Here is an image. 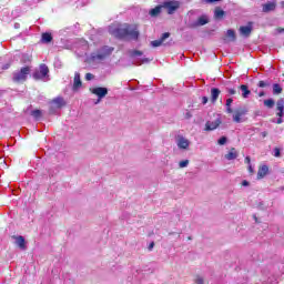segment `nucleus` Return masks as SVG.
I'll return each instance as SVG.
<instances>
[{"mask_svg":"<svg viewBox=\"0 0 284 284\" xmlns=\"http://www.w3.org/2000/svg\"><path fill=\"white\" fill-rule=\"evenodd\" d=\"M195 284H205V280L202 276H196L195 277Z\"/></svg>","mask_w":284,"mask_h":284,"instance_id":"obj_31","label":"nucleus"},{"mask_svg":"<svg viewBox=\"0 0 284 284\" xmlns=\"http://www.w3.org/2000/svg\"><path fill=\"white\" fill-rule=\"evenodd\" d=\"M258 97H265V92H263V91L260 92V93H258Z\"/></svg>","mask_w":284,"mask_h":284,"instance_id":"obj_47","label":"nucleus"},{"mask_svg":"<svg viewBox=\"0 0 284 284\" xmlns=\"http://www.w3.org/2000/svg\"><path fill=\"white\" fill-rule=\"evenodd\" d=\"M50 73V69H48V65L40 64L39 70L33 72V79L36 81H41L43 79H48V74Z\"/></svg>","mask_w":284,"mask_h":284,"instance_id":"obj_3","label":"nucleus"},{"mask_svg":"<svg viewBox=\"0 0 284 284\" xmlns=\"http://www.w3.org/2000/svg\"><path fill=\"white\" fill-rule=\"evenodd\" d=\"M31 116H33V119L39 121V119H41V116H42L41 110H33V111H31Z\"/></svg>","mask_w":284,"mask_h":284,"instance_id":"obj_23","label":"nucleus"},{"mask_svg":"<svg viewBox=\"0 0 284 284\" xmlns=\"http://www.w3.org/2000/svg\"><path fill=\"white\" fill-rule=\"evenodd\" d=\"M274 10H276V1H271L263 4V12H274Z\"/></svg>","mask_w":284,"mask_h":284,"instance_id":"obj_14","label":"nucleus"},{"mask_svg":"<svg viewBox=\"0 0 284 284\" xmlns=\"http://www.w3.org/2000/svg\"><path fill=\"white\" fill-rule=\"evenodd\" d=\"M143 63H150V59H143L141 62H136V65H143Z\"/></svg>","mask_w":284,"mask_h":284,"instance_id":"obj_36","label":"nucleus"},{"mask_svg":"<svg viewBox=\"0 0 284 284\" xmlns=\"http://www.w3.org/2000/svg\"><path fill=\"white\" fill-rule=\"evenodd\" d=\"M165 39H170V32L163 33L160 40L151 41L152 48H159L163 45V41H165Z\"/></svg>","mask_w":284,"mask_h":284,"instance_id":"obj_9","label":"nucleus"},{"mask_svg":"<svg viewBox=\"0 0 284 284\" xmlns=\"http://www.w3.org/2000/svg\"><path fill=\"white\" fill-rule=\"evenodd\" d=\"M53 103H55V105H58V108H61V105H63V99L57 98L53 100Z\"/></svg>","mask_w":284,"mask_h":284,"instance_id":"obj_28","label":"nucleus"},{"mask_svg":"<svg viewBox=\"0 0 284 284\" xmlns=\"http://www.w3.org/2000/svg\"><path fill=\"white\" fill-rule=\"evenodd\" d=\"M240 33L242 34V37H250V34H252V24L241 27Z\"/></svg>","mask_w":284,"mask_h":284,"instance_id":"obj_18","label":"nucleus"},{"mask_svg":"<svg viewBox=\"0 0 284 284\" xmlns=\"http://www.w3.org/2000/svg\"><path fill=\"white\" fill-rule=\"evenodd\" d=\"M221 94V90L213 88L211 89V99L213 103L219 99V95Z\"/></svg>","mask_w":284,"mask_h":284,"instance_id":"obj_21","label":"nucleus"},{"mask_svg":"<svg viewBox=\"0 0 284 284\" xmlns=\"http://www.w3.org/2000/svg\"><path fill=\"white\" fill-rule=\"evenodd\" d=\"M81 74L79 72L74 73V80H73V90H79L81 88Z\"/></svg>","mask_w":284,"mask_h":284,"instance_id":"obj_17","label":"nucleus"},{"mask_svg":"<svg viewBox=\"0 0 284 284\" xmlns=\"http://www.w3.org/2000/svg\"><path fill=\"white\" fill-rule=\"evenodd\" d=\"M262 139H265L267 136V131H264L261 133Z\"/></svg>","mask_w":284,"mask_h":284,"instance_id":"obj_42","label":"nucleus"},{"mask_svg":"<svg viewBox=\"0 0 284 284\" xmlns=\"http://www.w3.org/2000/svg\"><path fill=\"white\" fill-rule=\"evenodd\" d=\"M264 105L266 108H268L270 110H272V108H274V105H275L274 99L264 100Z\"/></svg>","mask_w":284,"mask_h":284,"instance_id":"obj_26","label":"nucleus"},{"mask_svg":"<svg viewBox=\"0 0 284 284\" xmlns=\"http://www.w3.org/2000/svg\"><path fill=\"white\" fill-rule=\"evenodd\" d=\"M92 79H94V74H92V73H87L85 74V80L87 81H92Z\"/></svg>","mask_w":284,"mask_h":284,"instance_id":"obj_34","label":"nucleus"},{"mask_svg":"<svg viewBox=\"0 0 284 284\" xmlns=\"http://www.w3.org/2000/svg\"><path fill=\"white\" fill-rule=\"evenodd\" d=\"M42 43H50L52 41V34L49 32L42 33Z\"/></svg>","mask_w":284,"mask_h":284,"instance_id":"obj_22","label":"nucleus"},{"mask_svg":"<svg viewBox=\"0 0 284 284\" xmlns=\"http://www.w3.org/2000/svg\"><path fill=\"white\" fill-rule=\"evenodd\" d=\"M202 103L205 105V103H207V97H203L202 98Z\"/></svg>","mask_w":284,"mask_h":284,"instance_id":"obj_43","label":"nucleus"},{"mask_svg":"<svg viewBox=\"0 0 284 284\" xmlns=\"http://www.w3.org/2000/svg\"><path fill=\"white\" fill-rule=\"evenodd\" d=\"M92 94H95V97L99 98L98 102L101 101V99H105L108 97V88L98 87L91 90Z\"/></svg>","mask_w":284,"mask_h":284,"instance_id":"obj_7","label":"nucleus"},{"mask_svg":"<svg viewBox=\"0 0 284 284\" xmlns=\"http://www.w3.org/2000/svg\"><path fill=\"white\" fill-rule=\"evenodd\" d=\"M267 83L265 81L258 82V88H266Z\"/></svg>","mask_w":284,"mask_h":284,"instance_id":"obj_38","label":"nucleus"},{"mask_svg":"<svg viewBox=\"0 0 284 284\" xmlns=\"http://www.w3.org/2000/svg\"><path fill=\"white\" fill-rule=\"evenodd\" d=\"M234 102V100L232 98H229L226 100V108H232V103Z\"/></svg>","mask_w":284,"mask_h":284,"instance_id":"obj_35","label":"nucleus"},{"mask_svg":"<svg viewBox=\"0 0 284 284\" xmlns=\"http://www.w3.org/2000/svg\"><path fill=\"white\" fill-rule=\"evenodd\" d=\"M10 68V64H7L3 67V70H8Z\"/></svg>","mask_w":284,"mask_h":284,"instance_id":"obj_48","label":"nucleus"},{"mask_svg":"<svg viewBox=\"0 0 284 284\" xmlns=\"http://www.w3.org/2000/svg\"><path fill=\"white\" fill-rule=\"evenodd\" d=\"M276 116H284V99H278L276 102Z\"/></svg>","mask_w":284,"mask_h":284,"instance_id":"obj_12","label":"nucleus"},{"mask_svg":"<svg viewBox=\"0 0 284 284\" xmlns=\"http://www.w3.org/2000/svg\"><path fill=\"white\" fill-rule=\"evenodd\" d=\"M109 32L116 39H129L130 41H136L139 39V28L132 24H123L120 27L110 26Z\"/></svg>","mask_w":284,"mask_h":284,"instance_id":"obj_1","label":"nucleus"},{"mask_svg":"<svg viewBox=\"0 0 284 284\" xmlns=\"http://www.w3.org/2000/svg\"><path fill=\"white\" fill-rule=\"evenodd\" d=\"M281 92H283V88H281V84H273V94H281Z\"/></svg>","mask_w":284,"mask_h":284,"instance_id":"obj_25","label":"nucleus"},{"mask_svg":"<svg viewBox=\"0 0 284 284\" xmlns=\"http://www.w3.org/2000/svg\"><path fill=\"white\" fill-rule=\"evenodd\" d=\"M180 6L181 4L179 3V1H174V0H166L162 2V8H165L169 14H174V12L179 10Z\"/></svg>","mask_w":284,"mask_h":284,"instance_id":"obj_6","label":"nucleus"},{"mask_svg":"<svg viewBox=\"0 0 284 284\" xmlns=\"http://www.w3.org/2000/svg\"><path fill=\"white\" fill-rule=\"evenodd\" d=\"M142 55H143V52H141V51L134 50V51L131 52V57H133V58L142 57Z\"/></svg>","mask_w":284,"mask_h":284,"instance_id":"obj_32","label":"nucleus"},{"mask_svg":"<svg viewBox=\"0 0 284 284\" xmlns=\"http://www.w3.org/2000/svg\"><path fill=\"white\" fill-rule=\"evenodd\" d=\"M276 123H277L278 125H281V123H283V116H278Z\"/></svg>","mask_w":284,"mask_h":284,"instance_id":"obj_41","label":"nucleus"},{"mask_svg":"<svg viewBox=\"0 0 284 284\" xmlns=\"http://www.w3.org/2000/svg\"><path fill=\"white\" fill-rule=\"evenodd\" d=\"M267 172H270V168H267V165L260 166L257 171V179H265V176H267Z\"/></svg>","mask_w":284,"mask_h":284,"instance_id":"obj_15","label":"nucleus"},{"mask_svg":"<svg viewBox=\"0 0 284 284\" xmlns=\"http://www.w3.org/2000/svg\"><path fill=\"white\" fill-rule=\"evenodd\" d=\"M192 116V113L190 112V111H186L185 113H184V118L185 119H190Z\"/></svg>","mask_w":284,"mask_h":284,"instance_id":"obj_39","label":"nucleus"},{"mask_svg":"<svg viewBox=\"0 0 284 284\" xmlns=\"http://www.w3.org/2000/svg\"><path fill=\"white\" fill-rule=\"evenodd\" d=\"M243 187H250V182L247 180L242 181Z\"/></svg>","mask_w":284,"mask_h":284,"instance_id":"obj_37","label":"nucleus"},{"mask_svg":"<svg viewBox=\"0 0 284 284\" xmlns=\"http://www.w3.org/2000/svg\"><path fill=\"white\" fill-rule=\"evenodd\" d=\"M190 165V160H184L179 163V168H187Z\"/></svg>","mask_w":284,"mask_h":284,"instance_id":"obj_29","label":"nucleus"},{"mask_svg":"<svg viewBox=\"0 0 284 284\" xmlns=\"http://www.w3.org/2000/svg\"><path fill=\"white\" fill-rule=\"evenodd\" d=\"M217 143H219V145H225L227 143V138H225V136L220 138Z\"/></svg>","mask_w":284,"mask_h":284,"instance_id":"obj_30","label":"nucleus"},{"mask_svg":"<svg viewBox=\"0 0 284 284\" xmlns=\"http://www.w3.org/2000/svg\"><path fill=\"white\" fill-rule=\"evenodd\" d=\"M163 10V4H160L153 9L150 10L149 14L151 17H159V14L161 13V11Z\"/></svg>","mask_w":284,"mask_h":284,"instance_id":"obj_20","label":"nucleus"},{"mask_svg":"<svg viewBox=\"0 0 284 284\" xmlns=\"http://www.w3.org/2000/svg\"><path fill=\"white\" fill-rule=\"evenodd\" d=\"M175 143L179 150H190V145H192V142L187 138L181 134H178L175 136Z\"/></svg>","mask_w":284,"mask_h":284,"instance_id":"obj_5","label":"nucleus"},{"mask_svg":"<svg viewBox=\"0 0 284 284\" xmlns=\"http://www.w3.org/2000/svg\"><path fill=\"white\" fill-rule=\"evenodd\" d=\"M224 14H225V11H223L221 9H215V11H214L215 19H223Z\"/></svg>","mask_w":284,"mask_h":284,"instance_id":"obj_24","label":"nucleus"},{"mask_svg":"<svg viewBox=\"0 0 284 284\" xmlns=\"http://www.w3.org/2000/svg\"><path fill=\"white\" fill-rule=\"evenodd\" d=\"M226 36L229 37V39H231L232 41H234L236 39V34L234 33V30L230 29L226 32Z\"/></svg>","mask_w":284,"mask_h":284,"instance_id":"obj_27","label":"nucleus"},{"mask_svg":"<svg viewBox=\"0 0 284 284\" xmlns=\"http://www.w3.org/2000/svg\"><path fill=\"white\" fill-rule=\"evenodd\" d=\"M19 26H20L19 23H16V24H14V28H16V29H18V28H19Z\"/></svg>","mask_w":284,"mask_h":284,"instance_id":"obj_50","label":"nucleus"},{"mask_svg":"<svg viewBox=\"0 0 284 284\" xmlns=\"http://www.w3.org/2000/svg\"><path fill=\"white\" fill-rule=\"evenodd\" d=\"M224 158L226 159V161H234L236 159H239V151H236L234 148H232L229 153H226L224 155Z\"/></svg>","mask_w":284,"mask_h":284,"instance_id":"obj_13","label":"nucleus"},{"mask_svg":"<svg viewBox=\"0 0 284 284\" xmlns=\"http://www.w3.org/2000/svg\"><path fill=\"white\" fill-rule=\"evenodd\" d=\"M187 241H192V235H190V236L187 237Z\"/></svg>","mask_w":284,"mask_h":284,"instance_id":"obj_51","label":"nucleus"},{"mask_svg":"<svg viewBox=\"0 0 284 284\" xmlns=\"http://www.w3.org/2000/svg\"><path fill=\"white\" fill-rule=\"evenodd\" d=\"M221 125V120H215L213 122L207 121L205 123V130L206 132H212V130H216V128H219Z\"/></svg>","mask_w":284,"mask_h":284,"instance_id":"obj_10","label":"nucleus"},{"mask_svg":"<svg viewBox=\"0 0 284 284\" xmlns=\"http://www.w3.org/2000/svg\"><path fill=\"white\" fill-rule=\"evenodd\" d=\"M283 31H284V29H280V30H278V32H283Z\"/></svg>","mask_w":284,"mask_h":284,"instance_id":"obj_52","label":"nucleus"},{"mask_svg":"<svg viewBox=\"0 0 284 284\" xmlns=\"http://www.w3.org/2000/svg\"><path fill=\"white\" fill-rule=\"evenodd\" d=\"M244 161H245V163H247V165H250V163H251L250 156H246Z\"/></svg>","mask_w":284,"mask_h":284,"instance_id":"obj_45","label":"nucleus"},{"mask_svg":"<svg viewBox=\"0 0 284 284\" xmlns=\"http://www.w3.org/2000/svg\"><path fill=\"white\" fill-rule=\"evenodd\" d=\"M227 92L229 94H232V95L236 94V90L234 89H227Z\"/></svg>","mask_w":284,"mask_h":284,"instance_id":"obj_40","label":"nucleus"},{"mask_svg":"<svg viewBox=\"0 0 284 284\" xmlns=\"http://www.w3.org/2000/svg\"><path fill=\"white\" fill-rule=\"evenodd\" d=\"M28 74H30V69L29 67H24L20 71L13 73V81H16V83H21L28 79Z\"/></svg>","mask_w":284,"mask_h":284,"instance_id":"obj_4","label":"nucleus"},{"mask_svg":"<svg viewBox=\"0 0 284 284\" xmlns=\"http://www.w3.org/2000/svg\"><path fill=\"white\" fill-rule=\"evenodd\" d=\"M248 172H254V169H252V165L248 166Z\"/></svg>","mask_w":284,"mask_h":284,"instance_id":"obj_49","label":"nucleus"},{"mask_svg":"<svg viewBox=\"0 0 284 284\" xmlns=\"http://www.w3.org/2000/svg\"><path fill=\"white\" fill-rule=\"evenodd\" d=\"M114 52V48L104 45L98 51L90 54L88 58L89 63H101V61H105L108 57H110Z\"/></svg>","mask_w":284,"mask_h":284,"instance_id":"obj_2","label":"nucleus"},{"mask_svg":"<svg viewBox=\"0 0 284 284\" xmlns=\"http://www.w3.org/2000/svg\"><path fill=\"white\" fill-rule=\"evenodd\" d=\"M226 112H227L229 114H232V106H226Z\"/></svg>","mask_w":284,"mask_h":284,"instance_id":"obj_44","label":"nucleus"},{"mask_svg":"<svg viewBox=\"0 0 284 284\" xmlns=\"http://www.w3.org/2000/svg\"><path fill=\"white\" fill-rule=\"evenodd\" d=\"M240 90L242 92L243 99H248L250 94H252V91H250V88H247L246 84L240 85Z\"/></svg>","mask_w":284,"mask_h":284,"instance_id":"obj_19","label":"nucleus"},{"mask_svg":"<svg viewBox=\"0 0 284 284\" xmlns=\"http://www.w3.org/2000/svg\"><path fill=\"white\" fill-rule=\"evenodd\" d=\"M206 23H210V19H207V16H201L197 21H195L192 24V28H199V26H206Z\"/></svg>","mask_w":284,"mask_h":284,"instance_id":"obj_11","label":"nucleus"},{"mask_svg":"<svg viewBox=\"0 0 284 284\" xmlns=\"http://www.w3.org/2000/svg\"><path fill=\"white\" fill-rule=\"evenodd\" d=\"M153 247H154V242H152V243L150 244L149 250H153Z\"/></svg>","mask_w":284,"mask_h":284,"instance_id":"obj_46","label":"nucleus"},{"mask_svg":"<svg viewBox=\"0 0 284 284\" xmlns=\"http://www.w3.org/2000/svg\"><path fill=\"white\" fill-rule=\"evenodd\" d=\"M273 152H274V156H276L277 159H278V156H281V149L275 148V149L273 150Z\"/></svg>","mask_w":284,"mask_h":284,"instance_id":"obj_33","label":"nucleus"},{"mask_svg":"<svg viewBox=\"0 0 284 284\" xmlns=\"http://www.w3.org/2000/svg\"><path fill=\"white\" fill-rule=\"evenodd\" d=\"M245 114H247V109H245V108H240V109L235 110V112L233 114L234 123H242L243 120L241 119V116H245Z\"/></svg>","mask_w":284,"mask_h":284,"instance_id":"obj_8","label":"nucleus"},{"mask_svg":"<svg viewBox=\"0 0 284 284\" xmlns=\"http://www.w3.org/2000/svg\"><path fill=\"white\" fill-rule=\"evenodd\" d=\"M13 239L16 241V245H18L20 250H26V239L23 236H13Z\"/></svg>","mask_w":284,"mask_h":284,"instance_id":"obj_16","label":"nucleus"}]
</instances>
